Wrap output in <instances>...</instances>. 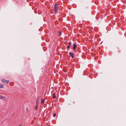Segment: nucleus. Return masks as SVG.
Instances as JSON below:
<instances>
[{
  "label": "nucleus",
  "instance_id": "17",
  "mask_svg": "<svg viewBox=\"0 0 126 126\" xmlns=\"http://www.w3.org/2000/svg\"><path fill=\"white\" fill-rule=\"evenodd\" d=\"M26 111H28V109H26Z\"/></svg>",
  "mask_w": 126,
  "mask_h": 126
},
{
  "label": "nucleus",
  "instance_id": "6",
  "mask_svg": "<svg viewBox=\"0 0 126 126\" xmlns=\"http://www.w3.org/2000/svg\"><path fill=\"white\" fill-rule=\"evenodd\" d=\"M4 98V97L2 96V95H0V99Z\"/></svg>",
  "mask_w": 126,
  "mask_h": 126
},
{
  "label": "nucleus",
  "instance_id": "2",
  "mask_svg": "<svg viewBox=\"0 0 126 126\" xmlns=\"http://www.w3.org/2000/svg\"><path fill=\"white\" fill-rule=\"evenodd\" d=\"M69 55H70L71 56L72 58H74V56H73L74 54L73 53H72L71 52H70L69 53Z\"/></svg>",
  "mask_w": 126,
  "mask_h": 126
},
{
  "label": "nucleus",
  "instance_id": "15",
  "mask_svg": "<svg viewBox=\"0 0 126 126\" xmlns=\"http://www.w3.org/2000/svg\"><path fill=\"white\" fill-rule=\"evenodd\" d=\"M67 48H69V47H70V46H69V45L68 46H67Z\"/></svg>",
  "mask_w": 126,
  "mask_h": 126
},
{
  "label": "nucleus",
  "instance_id": "4",
  "mask_svg": "<svg viewBox=\"0 0 126 126\" xmlns=\"http://www.w3.org/2000/svg\"><path fill=\"white\" fill-rule=\"evenodd\" d=\"M38 99L36 101V104L37 105V106H38Z\"/></svg>",
  "mask_w": 126,
  "mask_h": 126
},
{
  "label": "nucleus",
  "instance_id": "5",
  "mask_svg": "<svg viewBox=\"0 0 126 126\" xmlns=\"http://www.w3.org/2000/svg\"><path fill=\"white\" fill-rule=\"evenodd\" d=\"M59 36H60L61 35V33H62V32H61V31H59Z\"/></svg>",
  "mask_w": 126,
  "mask_h": 126
},
{
  "label": "nucleus",
  "instance_id": "13",
  "mask_svg": "<svg viewBox=\"0 0 126 126\" xmlns=\"http://www.w3.org/2000/svg\"><path fill=\"white\" fill-rule=\"evenodd\" d=\"M53 116L54 117H55L56 116V114L55 113L54 114H53Z\"/></svg>",
  "mask_w": 126,
  "mask_h": 126
},
{
  "label": "nucleus",
  "instance_id": "8",
  "mask_svg": "<svg viewBox=\"0 0 126 126\" xmlns=\"http://www.w3.org/2000/svg\"><path fill=\"white\" fill-rule=\"evenodd\" d=\"M3 85L1 84H0V88H3Z\"/></svg>",
  "mask_w": 126,
  "mask_h": 126
},
{
  "label": "nucleus",
  "instance_id": "7",
  "mask_svg": "<svg viewBox=\"0 0 126 126\" xmlns=\"http://www.w3.org/2000/svg\"><path fill=\"white\" fill-rule=\"evenodd\" d=\"M53 96L54 98H55L56 97V95L55 93L53 94Z\"/></svg>",
  "mask_w": 126,
  "mask_h": 126
},
{
  "label": "nucleus",
  "instance_id": "9",
  "mask_svg": "<svg viewBox=\"0 0 126 126\" xmlns=\"http://www.w3.org/2000/svg\"><path fill=\"white\" fill-rule=\"evenodd\" d=\"M9 82V81L8 80H6L5 82L6 83H8Z\"/></svg>",
  "mask_w": 126,
  "mask_h": 126
},
{
  "label": "nucleus",
  "instance_id": "3",
  "mask_svg": "<svg viewBox=\"0 0 126 126\" xmlns=\"http://www.w3.org/2000/svg\"><path fill=\"white\" fill-rule=\"evenodd\" d=\"M77 46L75 43L73 45V49H76V47Z\"/></svg>",
  "mask_w": 126,
  "mask_h": 126
},
{
  "label": "nucleus",
  "instance_id": "16",
  "mask_svg": "<svg viewBox=\"0 0 126 126\" xmlns=\"http://www.w3.org/2000/svg\"><path fill=\"white\" fill-rule=\"evenodd\" d=\"M71 44V43L70 42L69 43V45H70Z\"/></svg>",
  "mask_w": 126,
  "mask_h": 126
},
{
  "label": "nucleus",
  "instance_id": "14",
  "mask_svg": "<svg viewBox=\"0 0 126 126\" xmlns=\"http://www.w3.org/2000/svg\"><path fill=\"white\" fill-rule=\"evenodd\" d=\"M12 83V84H11V83H10V85H13V83Z\"/></svg>",
  "mask_w": 126,
  "mask_h": 126
},
{
  "label": "nucleus",
  "instance_id": "11",
  "mask_svg": "<svg viewBox=\"0 0 126 126\" xmlns=\"http://www.w3.org/2000/svg\"><path fill=\"white\" fill-rule=\"evenodd\" d=\"M38 106H37V105H36V107H35V109L36 110H37V108Z\"/></svg>",
  "mask_w": 126,
  "mask_h": 126
},
{
  "label": "nucleus",
  "instance_id": "1",
  "mask_svg": "<svg viewBox=\"0 0 126 126\" xmlns=\"http://www.w3.org/2000/svg\"><path fill=\"white\" fill-rule=\"evenodd\" d=\"M58 4H56L54 6V12L55 13L58 12Z\"/></svg>",
  "mask_w": 126,
  "mask_h": 126
},
{
  "label": "nucleus",
  "instance_id": "10",
  "mask_svg": "<svg viewBox=\"0 0 126 126\" xmlns=\"http://www.w3.org/2000/svg\"><path fill=\"white\" fill-rule=\"evenodd\" d=\"M44 100H41V103H42V104H43L44 102Z\"/></svg>",
  "mask_w": 126,
  "mask_h": 126
},
{
  "label": "nucleus",
  "instance_id": "12",
  "mask_svg": "<svg viewBox=\"0 0 126 126\" xmlns=\"http://www.w3.org/2000/svg\"><path fill=\"white\" fill-rule=\"evenodd\" d=\"M5 80L4 79H2V81L3 82H5Z\"/></svg>",
  "mask_w": 126,
  "mask_h": 126
}]
</instances>
